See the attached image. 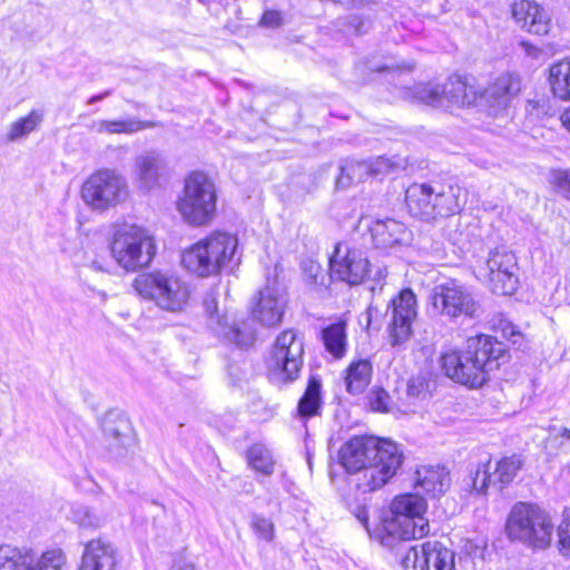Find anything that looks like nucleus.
<instances>
[{"mask_svg": "<svg viewBox=\"0 0 570 570\" xmlns=\"http://www.w3.org/2000/svg\"><path fill=\"white\" fill-rule=\"evenodd\" d=\"M128 184L116 169L101 168L94 171L81 186V198L92 210L105 212L126 200Z\"/></svg>", "mask_w": 570, "mask_h": 570, "instance_id": "nucleus-9", "label": "nucleus"}, {"mask_svg": "<svg viewBox=\"0 0 570 570\" xmlns=\"http://www.w3.org/2000/svg\"><path fill=\"white\" fill-rule=\"evenodd\" d=\"M416 316V297L411 289H403L392 301V321L390 324L393 344L405 341L412 332V322Z\"/></svg>", "mask_w": 570, "mask_h": 570, "instance_id": "nucleus-21", "label": "nucleus"}, {"mask_svg": "<svg viewBox=\"0 0 570 570\" xmlns=\"http://www.w3.org/2000/svg\"><path fill=\"white\" fill-rule=\"evenodd\" d=\"M560 435L562 438H566V439L570 440V429L563 428L561 433H560Z\"/></svg>", "mask_w": 570, "mask_h": 570, "instance_id": "nucleus-54", "label": "nucleus"}, {"mask_svg": "<svg viewBox=\"0 0 570 570\" xmlns=\"http://www.w3.org/2000/svg\"><path fill=\"white\" fill-rule=\"evenodd\" d=\"M287 299L276 282L267 283L253 301L254 318L267 327L277 326L284 316Z\"/></svg>", "mask_w": 570, "mask_h": 570, "instance_id": "nucleus-19", "label": "nucleus"}, {"mask_svg": "<svg viewBox=\"0 0 570 570\" xmlns=\"http://www.w3.org/2000/svg\"><path fill=\"white\" fill-rule=\"evenodd\" d=\"M560 120L562 125L570 131V108L561 114Z\"/></svg>", "mask_w": 570, "mask_h": 570, "instance_id": "nucleus-52", "label": "nucleus"}, {"mask_svg": "<svg viewBox=\"0 0 570 570\" xmlns=\"http://www.w3.org/2000/svg\"><path fill=\"white\" fill-rule=\"evenodd\" d=\"M248 465L258 473L269 476L274 473L275 460L263 444H254L246 451Z\"/></svg>", "mask_w": 570, "mask_h": 570, "instance_id": "nucleus-35", "label": "nucleus"}, {"mask_svg": "<svg viewBox=\"0 0 570 570\" xmlns=\"http://www.w3.org/2000/svg\"><path fill=\"white\" fill-rule=\"evenodd\" d=\"M165 168V160L157 151L150 150L138 155L135 158L132 169V177L137 188L148 193L159 187Z\"/></svg>", "mask_w": 570, "mask_h": 570, "instance_id": "nucleus-22", "label": "nucleus"}, {"mask_svg": "<svg viewBox=\"0 0 570 570\" xmlns=\"http://www.w3.org/2000/svg\"><path fill=\"white\" fill-rule=\"evenodd\" d=\"M111 94L110 90H106L105 92L102 94H99V95H95L92 97H90L87 101L88 105H92V104H96L98 101H101L102 99H105L106 97H108L109 95Z\"/></svg>", "mask_w": 570, "mask_h": 570, "instance_id": "nucleus-51", "label": "nucleus"}, {"mask_svg": "<svg viewBox=\"0 0 570 570\" xmlns=\"http://www.w3.org/2000/svg\"><path fill=\"white\" fill-rule=\"evenodd\" d=\"M368 230L377 248H389L401 244L407 235L405 225L391 218L372 222Z\"/></svg>", "mask_w": 570, "mask_h": 570, "instance_id": "nucleus-26", "label": "nucleus"}, {"mask_svg": "<svg viewBox=\"0 0 570 570\" xmlns=\"http://www.w3.org/2000/svg\"><path fill=\"white\" fill-rule=\"evenodd\" d=\"M112 259L126 272L147 267L156 255L151 234L137 225H124L114 234L110 244Z\"/></svg>", "mask_w": 570, "mask_h": 570, "instance_id": "nucleus-6", "label": "nucleus"}, {"mask_svg": "<svg viewBox=\"0 0 570 570\" xmlns=\"http://www.w3.org/2000/svg\"><path fill=\"white\" fill-rule=\"evenodd\" d=\"M455 554L439 541L421 544L420 570H455Z\"/></svg>", "mask_w": 570, "mask_h": 570, "instance_id": "nucleus-27", "label": "nucleus"}, {"mask_svg": "<svg viewBox=\"0 0 570 570\" xmlns=\"http://www.w3.org/2000/svg\"><path fill=\"white\" fill-rule=\"evenodd\" d=\"M433 311L450 320L459 317L476 318L481 314V305L472 292L456 281L436 285L431 295Z\"/></svg>", "mask_w": 570, "mask_h": 570, "instance_id": "nucleus-13", "label": "nucleus"}, {"mask_svg": "<svg viewBox=\"0 0 570 570\" xmlns=\"http://www.w3.org/2000/svg\"><path fill=\"white\" fill-rule=\"evenodd\" d=\"M304 341L294 331L282 332L275 342L271 357V377L276 383L295 381L304 363Z\"/></svg>", "mask_w": 570, "mask_h": 570, "instance_id": "nucleus-11", "label": "nucleus"}, {"mask_svg": "<svg viewBox=\"0 0 570 570\" xmlns=\"http://www.w3.org/2000/svg\"><path fill=\"white\" fill-rule=\"evenodd\" d=\"M558 544L560 553L570 558V520H563L558 527Z\"/></svg>", "mask_w": 570, "mask_h": 570, "instance_id": "nucleus-44", "label": "nucleus"}, {"mask_svg": "<svg viewBox=\"0 0 570 570\" xmlns=\"http://www.w3.org/2000/svg\"><path fill=\"white\" fill-rule=\"evenodd\" d=\"M116 549L100 538L90 540L86 546L79 570H115Z\"/></svg>", "mask_w": 570, "mask_h": 570, "instance_id": "nucleus-25", "label": "nucleus"}, {"mask_svg": "<svg viewBox=\"0 0 570 570\" xmlns=\"http://www.w3.org/2000/svg\"><path fill=\"white\" fill-rule=\"evenodd\" d=\"M321 407V381L311 376L303 396L298 401L297 412L301 417L318 415Z\"/></svg>", "mask_w": 570, "mask_h": 570, "instance_id": "nucleus-34", "label": "nucleus"}, {"mask_svg": "<svg viewBox=\"0 0 570 570\" xmlns=\"http://www.w3.org/2000/svg\"><path fill=\"white\" fill-rule=\"evenodd\" d=\"M428 504L417 494L396 497L390 508V514L382 521L385 533L384 540H411L426 535L430 531L429 521L424 514Z\"/></svg>", "mask_w": 570, "mask_h": 570, "instance_id": "nucleus-4", "label": "nucleus"}, {"mask_svg": "<svg viewBox=\"0 0 570 570\" xmlns=\"http://www.w3.org/2000/svg\"><path fill=\"white\" fill-rule=\"evenodd\" d=\"M406 394L411 399H423L428 394V385L422 377L409 380L406 385Z\"/></svg>", "mask_w": 570, "mask_h": 570, "instance_id": "nucleus-45", "label": "nucleus"}, {"mask_svg": "<svg viewBox=\"0 0 570 570\" xmlns=\"http://www.w3.org/2000/svg\"><path fill=\"white\" fill-rule=\"evenodd\" d=\"M16 570H41L37 564V557L29 550L24 551V556L19 562Z\"/></svg>", "mask_w": 570, "mask_h": 570, "instance_id": "nucleus-49", "label": "nucleus"}, {"mask_svg": "<svg viewBox=\"0 0 570 570\" xmlns=\"http://www.w3.org/2000/svg\"><path fill=\"white\" fill-rule=\"evenodd\" d=\"M330 268L332 277L350 285H358L370 272V262L361 249L340 243L330 259Z\"/></svg>", "mask_w": 570, "mask_h": 570, "instance_id": "nucleus-15", "label": "nucleus"}, {"mask_svg": "<svg viewBox=\"0 0 570 570\" xmlns=\"http://www.w3.org/2000/svg\"><path fill=\"white\" fill-rule=\"evenodd\" d=\"M23 556L24 551L14 547L0 546V570H16Z\"/></svg>", "mask_w": 570, "mask_h": 570, "instance_id": "nucleus-41", "label": "nucleus"}, {"mask_svg": "<svg viewBox=\"0 0 570 570\" xmlns=\"http://www.w3.org/2000/svg\"><path fill=\"white\" fill-rule=\"evenodd\" d=\"M181 570H193V568H190V567H185V568H183Z\"/></svg>", "mask_w": 570, "mask_h": 570, "instance_id": "nucleus-55", "label": "nucleus"}, {"mask_svg": "<svg viewBox=\"0 0 570 570\" xmlns=\"http://www.w3.org/2000/svg\"><path fill=\"white\" fill-rule=\"evenodd\" d=\"M403 463V453L392 441H383L377 456L356 473L355 487L363 493H371L383 488L399 471Z\"/></svg>", "mask_w": 570, "mask_h": 570, "instance_id": "nucleus-12", "label": "nucleus"}, {"mask_svg": "<svg viewBox=\"0 0 570 570\" xmlns=\"http://www.w3.org/2000/svg\"><path fill=\"white\" fill-rule=\"evenodd\" d=\"M250 528L256 534V537L261 540L271 542L275 537L274 523L272 522V520L263 515L253 514L250 518Z\"/></svg>", "mask_w": 570, "mask_h": 570, "instance_id": "nucleus-40", "label": "nucleus"}, {"mask_svg": "<svg viewBox=\"0 0 570 570\" xmlns=\"http://www.w3.org/2000/svg\"><path fill=\"white\" fill-rule=\"evenodd\" d=\"M465 199V190L458 185L413 184L405 195L411 215L425 222L459 214Z\"/></svg>", "mask_w": 570, "mask_h": 570, "instance_id": "nucleus-2", "label": "nucleus"}, {"mask_svg": "<svg viewBox=\"0 0 570 570\" xmlns=\"http://www.w3.org/2000/svg\"><path fill=\"white\" fill-rule=\"evenodd\" d=\"M450 483V472L444 466H422L416 471V484L432 497L444 493Z\"/></svg>", "mask_w": 570, "mask_h": 570, "instance_id": "nucleus-28", "label": "nucleus"}, {"mask_svg": "<svg viewBox=\"0 0 570 570\" xmlns=\"http://www.w3.org/2000/svg\"><path fill=\"white\" fill-rule=\"evenodd\" d=\"M491 481L489 464H479L475 471L465 480V489L478 494L485 493Z\"/></svg>", "mask_w": 570, "mask_h": 570, "instance_id": "nucleus-38", "label": "nucleus"}, {"mask_svg": "<svg viewBox=\"0 0 570 570\" xmlns=\"http://www.w3.org/2000/svg\"><path fill=\"white\" fill-rule=\"evenodd\" d=\"M322 340L326 351L335 358H342L346 353V325L338 322L328 325L322 331Z\"/></svg>", "mask_w": 570, "mask_h": 570, "instance_id": "nucleus-31", "label": "nucleus"}, {"mask_svg": "<svg viewBox=\"0 0 570 570\" xmlns=\"http://www.w3.org/2000/svg\"><path fill=\"white\" fill-rule=\"evenodd\" d=\"M70 519L85 529H97L102 523V518H100L94 509L82 504L72 505Z\"/></svg>", "mask_w": 570, "mask_h": 570, "instance_id": "nucleus-36", "label": "nucleus"}, {"mask_svg": "<svg viewBox=\"0 0 570 570\" xmlns=\"http://www.w3.org/2000/svg\"><path fill=\"white\" fill-rule=\"evenodd\" d=\"M500 326L502 336L508 341H511L513 344H517L521 337V334L519 331H517L515 326L505 320L500 322Z\"/></svg>", "mask_w": 570, "mask_h": 570, "instance_id": "nucleus-48", "label": "nucleus"}, {"mask_svg": "<svg viewBox=\"0 0 570 570\" xmlns=\"http://www.w3.org/2000/svg\"><path fill=\"white\" fill-rule=\"evenodd\" d=\"M355 518L361 522V524L367 529L368 524V511L364 505L357 507L354 511Z\"/></svg>", "mask_w": 570, "mask_h": 570, "instance_id": "nucleus-50", "label": "nucleus"}, {"mask_svg": "<svg viewBox=\"0 0 570 570\" xmlns=\"http://www.w3.org/2000/svg\"><path fill=\"white\" fill-rule=\"evenodd\" d=\"M517 259L510 252L494 250L490 253L485 271L491 291L499 295H512L518 287Z\"/></svg>", "mask_w": 570, "mask_h": 570, "instance_id": "nucleus-17", "label": "nucleus"}, {"mask_svg": "<svg viewBox=\"0 0 570 570\" xmlns=\"http://www.w3.org/2000/svg\"><path fill=\"white\" fill-rule=\"evenodd\" d=\"M420 559H421V544L413 546L407 551V553L402 559V564L404 568H413L420 570Z\"/></svg>", "mask_w": 570, "mask_h": 570, "instance_id": "nucleus-46", "label": "nucleus"}, {"mask_svg": "<svg viewBox=\"0 0 570 570\" xmlns=\"http://www.w3.org/2000/svg\"><path fill=\"white\" fill-rule=\"evenodd\" d=\"M509 358L504 343L491 335H478L468 338L463 350L443 353L440 363L449 379L475 389L488 382L490 373Z\"/></svg>", "mask_w": 570, "mask_h": 570, "instance_id": "nucleus-1", "label": "nucleus"}, {"mask_svg": "<svg viewBox=\"0 0 570 570\" xmlns=\"http://www.w3.org/2000/svg\"><path fill=\"white\" fill-rule=\"evenodd\" d=\"M237 238L227 233H215L185 249L181 264L190 273L207 277L219 273L236 254Z\"/></svg>", "mask_w": 570, "mask_h": 570, "instance_id": "nucleus-3", "label": "nucleus"}, {"mask_svg": "<svg viewBox=\"0 0 570 570\" xmlns=\"http://www.w3.org/2000/svg\"><path fill=\"white\" fill-rule=\"evenodd\" d=\"M521 91V80L517 75L505 72L497 77L482 90H479L478 107L488 115L497 117L505 110L511 100Z\"/></svg>", "mask_w": 570, "mask_h": 570, "instance_id": "nucleus-16", "label": "nucleus"}, {"mask_svg": "<svg viewBox=\"0 0 570 570\" xmlns=\"http://www.w3.org/2000/svg\"><path fill=\"white\" fill-rule=\"evenodd\" d=\"M66 556L61 549L46 551L37 558V564L41 570H62L66 564Z\"/></svg>", "mask_w": 570, "mask_h": 570, "instance_id": "nucleus-39", "label": "nucleus"}, {"mask_svg": "<svg viewBox=\"0 0 570 570\" xmlns=\"http://www.w3.org/2000/svg\"><path fill=\"white\" fill-rule=\"evenodd\" d=\"M216 205L217 193L213 180L204 173H191L177 202V209L184 220L194 226L207 225L216 215Z\"/></svg>", "mask_w": 570, "mask_h": 570, "instance_id": "nucleus-8", "label": "nucleus"}, {"mask_svg": "<svg viewBox=\"0 0 570 570\" xmlns=\"http://www.w3.org/2000/svg\"><path fill=\"white\" fill-rule=\"evenodd\" d=\"M554 525L550 515L540 507L518 502L509 513L505 531L511 540L533 549H547L552 541Z\"/></svg>", "mask_w": 570, "mask_h": 570, "instance_id": "nucleus-5", "label": "nucleus"}, {"mask_svg": "<svg viewBox=\"0 0 570 570\" xmlns=\"http://www.w3.org/2000/svg\"><path fill=\"white\" fill-rule=\"evenodd\" d=\"M551 184L566 198L570 199V169H558L551 173Z\"/></svg>", "mask_w": 570, "mask_h": 570, "instance_id": "nucleus-43", "label": "nucleus"}, {"mask_svg": "<svg viewBox=\"0 0 570 570\" xmlns=\"http://www.w3.org/2000/svg\"><path fill=\"white\" fill-rule=\"evenodd\" d=\"M383 441L373 436H354L346 441L338 453L340 463L347 473L356 478V473L361 471L370 460L377 456L379 451L383 448Z\"/></svg>", "mask_w": 570, "mask_h": 570, "instance_id": "nucleus-18", "label": "nucleus"}, {"mask_svg": "<svg viewBox=\"0 0 570 570\" xmlns=\"http://www.w3.org/2000/svg\"><path fill=\"white\" fill-rule=\"evenodd\" d=\"M512 17L522 29L530 33L547 35L550 31L551 19L548 12L533 1L519 0L514 2Z\"/></svg>", "mask_w": 570, "mask_h": 570, "instance_id": "nucleus-23", "label": "nucleus"}, {"mask_svg": "<svg viewBox=\"0 0 570 570\" xmlns=\"http://www.w3.org/2000/svg\"><path fill=\"white\" fill-rule=\"evenodd\" d=\"M259 23L264 27L277 28L283 23V18L281 12L276 10H267L262 16Z\"/></svg>", "mask_w": 570, "mask_h": 570, "instance_id": "nucleus-47", "label": "nucleus"}, {"mask_svg": "<svg viewBox=\"0 0 570 570\" xmlns=\"http://www.w3.org/2000/svg\"><path fill=\"white\" fill-rule=\"evenodd\" d=\"M391 397L389 393L380 387L371 390L368 394V404L373 411L389 412Z\"/></svg>", "mask_w": 570, "mask_h": 570, "instance_id": "nucleus-42", "label": "nucleus"}, {"mask_svg": "<svg viewBox=\"0 0 570 570\" xmlns=\"http://www.w3.org/2000/svg\"><path fill=\"white\" fill-rule=\"evenodd\" d=\"M372 371V364L368 360L353 361L346 368V391L351 394L363 393L371 382Z\"/></svg>", "mask_w": 570, "mask_h": 570, "instance_id": "nucleus-30", "label": "nucleus"}, {"mask_svg": "<svg viewBox=\"0 0 570 570\" xmlns=\"http://www.w3.org/2000/svg\"><path fill=\"white\" fill-rule=\"evenodd\" d=\"M389 167V160L382 157L374 160H345L341 166V175L337 177L336 184L346 188L351 184L365 180L367 177L383 174Z\"/></svg>", "mask_w": 570, "mask_h": 570, "instance_id": "nucleus-24", "label": "nucleus"}, {"mask_svg": "<svg viewBox=\"0 0 570 570\" xmlns=\"http://www.w3.org/2000/svg\"><path fill=\"white\" fill-rule=\"evenodd\" d=\"M413 98L438 108L478 106L479 89L466 78L451 76L442 85L417 83L412 89Z\"/></svg>", "mask_w": 570, "mask_h": 570, "instance_id": "nucleus-10", "label": "nucleus"}, {"mask_svg": "<svg viewBox=\"0 0 570 570\" xmlns=\"http://www.w3.org/2000/svg\"><path fill=\"white\" fill-rule=\"evenodd\" d=\"M203 305L207 315L208 326L218 336L224 337L238 347H248L254 344L255 331L252 324L247 321L229 323L226 315L218 309L216 292H208L204 297Z\"/></svg>", "mask_w": 570, "mask_h": 570, "instance_id": "nucleus-14", "label": "nucleus"}, {"mask_svg": "<svg viewBox=\"0 0 570 570\" xmlns=\"http://www.w3.org/2000/svg\"><path fill=\"white\" fill-rule=\"evenodd\" d=\"M151 121H142L135 118L125 120H96L90 125V130L96 134H127L131 135L147 128L154 127Z\"/></svg>", "mask_w": 570, "mask_h": 570, "instance_id": "nucleus-29", "label": "nucleus"}, {"mask_svg": "<svg viewBox=\"0 0 570 570\" xmlns=\"http://www.w3.org/2000/svg\"><path fill=\"white\" fill-rule=\"evenodd\" d=\"M105 441L110 453L116 458L125 455L134 443V433L129 419L119 411H109L101 423Z\"/></svg>", "mask_w": 570, "mask_h": 570, "instance_id": "nucleus-20", "label": "nucleus"}, {"mask_svg": "<svg viewBox=\"0 0 570 570\" xmlns=\"http://www.w3.org/2000/svg\"><path fill=\"white\" fill-rule=\"evenodd\" d=\"M371 70L377 71V72H383V71H387V70H394V67L383 65V66H377V67H371Z\"/></svg>", "mask_w": 570, "mask_h": 570, "instance_id": "nucleus-53", "label": "nucleus"}, {"mask_svg": "<svg viewBox=\"0 0 570 570\" xmlns=\"http://www.w3.org/2000/svg\"><path fill=\"white\" fill-rule=\"evenodd\" d=\"M521 466L522 461L517 455H512L500 460L497 463L494 472L495 480L493 482L498 481L501 484L510 483L514 479Z\"/></svg>", "mask_w": 570, "mask_h": 570, "instance_id": "nucleus-37", "label": "nucleus"}, {"mask_svg": "<svg viewBox=\"0 0 570 570\" xmlns=\"http://www.w3.org/2000/svg\"><path fill=\"white\" fill-rule=\"evenodd\" d=\"M549 83L554 97L570 100V61L561 60L550 68Z\"/></svg>", "mask_w": 570, "mask_h": 570, "instance_id": "nucleus-32", "label": "nucleus"}, {"mask_svg": "<svg viewBox=\"0 0 570 570\" xmlns=\"http://www.w3.org/2000/svg\"><path fill=\"white\" fill-rule=\"evenodd\" d=\"M43 120V111L32 109L26 117L10 124L6 138L9 142L17 141L35 131Z\"/></svg>", "mask_w": 570, "mask_h": 570, "instance_id": "nucleus-33", "label": "nucleus"}, {"mask_svg": "<svg viewBox=\"0 0 570 570\" xmlns=\"http://www.w3.org/2000/svg\"><path fill=\"white\" fill-rule=\"evenodd\" d=\"M132 287L140 297L168 312L181 311L187 305L190 294L185 282L175 274L163 271L138 275L132 282Z\"/></svg>", "mask_w": 570, "mask_h": 570, "instance_id": "nucleus-7", "label": "nucleus"}]
</instances>
